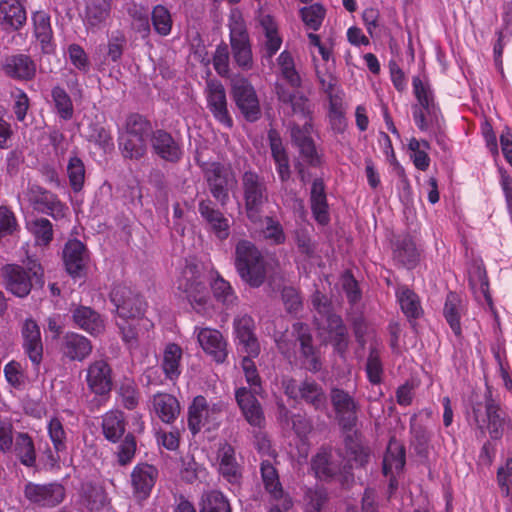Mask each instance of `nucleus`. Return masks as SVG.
Here are the masks:
<instances>
[{
  "mask_svg": "<svg viewBox=\"0 0 512 512\" xmlns=\"http://www.w3.org/2000/svg\"><path fill=\"white\" fill-rule=\"evenodd\" d=\"M111 0H86L84 22L89 29L100 28L110 17Z\"/></svg>",
  "mask_w": 512,
  "mask_h": 512,
  "instance_id": "42",
  "label": "nucleus"
},
{
  "mask_svg": "<svg viewBox=\"0 0 512 512\" xmlns=\"http://www.w3.org/2000/svg\"><path fill=\"white\" fill-rule=\"evenodd\" d=\"M177 290L182 292L197 313H204L210 300L205 281L196 265H186L176 281Z\"/></svg>",
  "mask_w": 512,
  "mask_h": 512,
  "instance_id": "7",
  "label": "nucleus"
},
{
  "mask_svg": "<svg viewBox=\"0 0 512 512\" xmlns=\"http://www.w3.org/2000/svg\"><path fill=\"white\" fill-rule=\"evenodd\" d=\"M228 28L233 63L242 71L251 70L254 66L252 44L240 12L230 14Z\"/></svg>",
  "mask_w": 512,
  "mask_h": 512,
  "instance_id": "4",
  "label": "nucleus"
},
{
  "mask_svg": "<svg viewBox=\"0 0 512 512\" xmlns=\"http://www.w3.org/2000/svg\"><path fill=\"white\" fill-rule=\"evenodd\" d=\"M326 323L328 341L332 344L335 352L343 357L349 346L348 329L342 318L336 314H329Z\"/></svg>",
  "mask_w": 512,
  "mask_h": 512,
  "instance_id": "36",
  "label": "nucleus"
},
{
  "mask_svg": "<svg viewBox=\"0 0 512 512\" xmlns=\"http://www.w3.org/2000/svg\"><path fill=\"white\" fill-rule=\"evenodd\" d=\"M67 175L71 189L74 192L81 191L85 181V166L78 156L74 155L69 158L67 164Z\"/></svg>",
  "mask_w": 512,
  "mask_h": 512,
  "instance_id": "58",
  "label": "nucleus"
},
{
  "mask_svg": "<svg viewBox=\"0 0 512 512\" xmlns=\"http://www.w3.org/2000/svg\"><path fill=\"white\" fill-rule=\"evenodd\" d=\"M300 17L304 24L311 30L320 29L326 15V9L319 3L302 7L299 10Z\"/></svg>",
  "mask_w": 512,
  "mask_h": 512,
  "instance_id": "57",
  "label": "nucleus"
},
{
  "mask_svg": "<svg viewBox=\"0 0 512 512\" xmlns=\"http://www.w3.org/2000/svg\"><path fill=\"white\" fill-rule=\"evenodd\" d=\"M472 417L480 433L487 432L491 440H500L506 431L512 430V419L493 399L490 390L485 394V414L477 403L472 406Z\"/></svg>",
  "mask_w": 512,
  "mask_h": 512,
  "instance_id": "3",
  "label": "nucleus"
},
{
  "mask_svg": "<svg viewBox=\"0 0 512 512\" xmlns=\"http://www.w3.org/2000/svg\"><path fill=\"white\" fill-rule=\"evenodd\" d=\"M182 358V349L175 343L168 344L165 348L162 369L167 379L174 381L181 374L180 360Z\"/></svg>",
  "mask_w": 512,
  "mask_h": 512,
  "instance_id": "48",
  "label": "nucleus"
},
{
  "mask_svg": "<svg viewBox=\"0 0 512 512\" xmlns=\"http://www.w3.org/2000/svg\"><path fill=\"white\" fill-rule=\"evenodd\" d=\"M311 469L316 478L323 481L331 480L339 471L338 465L332 461L331 452L326 449H321L312 457Z\"/></svg>",
  "mask_w": 512,
  "mask_h": 512,
  "instance_id": "43",
  "label": "nucleus"
},
{
  "mask_svg": "<svg viewBox=\"0 0 512 512\" xmlns=\"http://www.w3.org/2000/svg\"><path fill=\"white\" fill-rule=\"evenodd\" d=\"M74 324L92 336H98L105 330V323L101 315L88 306L80 305L72 311Z\"/></svg>",
  "mask_w": 512,
  "mask_h": 512,
  "instance_id": "33",
  "label": "nucleus"
},
{
  "mask_svg": "<svg viewBox=\"0 0 512 512\" xmlns=\"http://www.w3.org/2000/svg\"><path fill=\"white\" fill-rule=\"evenodd\" d=\"M30 231L39 246H47L53 240V225L47 218H37L30 223Z\"/></svg>",
  "mask_w": 512,
  "mask_h": 512,
  "instance_id": "59",
  "label": "nucleus"
},
{
  "mask_svg": "<svg viewBox=\"0 0 512 512\" xmlns=\"http://www.w3.org/2000/svg\"><path fill=\"white\" fill-rule=\"evenodd\" d=\"M86 384L89 391L107 400L113 388L112 368L103 359L95 360L86 369Z\"/></svg>",
  "mask_w": 512,
  "mask_h": 512,
  "instance_id": "20",
  "label": "nucleus"
},
{
  "mask_svg": "<svg viewBox=\"0 0 512 512\" xmlns=\"http://www.w3.org/2000/svg\"><path fill=\"white\" fill-rule=\"evenodd\" d=\"M117 395L122 406L127 410H134L139 404L140 391L133 379H123L117 389Z\"/></svg>",
  "mask_w": 512,
  "mask_h": 512,
  "instance_id": "52",
  "label": "nucleus"
},
{
  "mask_svg": "<svg viewBox=\"0 0 512 512\" xmlns=\"http://www.w3.org/2000/svg\"><path fill=\"white\" fill-rule=\"evenodd\" d=\"M149 143L152 153L165 162L177 164L184 156L181 137L174 136L165 129H155Z\"/></svg>",
  "mask_w": 512,
  "mask_h": 512,
  "instance_id": "11",
  "label": "nucleus"
},
{
  "mask_svg": "<svg viewBox=\"0 0 512 512\" xmlns=\"http://www.w3.org/2000/svg\"><path fill=\"white\" fill-rule=\"evenodd\" d=\"M335 420L342 432H352L358 423L360 404L349 391L332 387L329 393Z\"/></svg>",
  "mask_w": 512,
  "mask_h": 512,
  "instance_id": "9",
  "label": "nucleus"
},
{
  "mask_svg": "<svg viewBox=\"0 0 512 512\" xmlns=\"http://www.w3.org/2000/svg\"><path fill=\"white\" fill-rule=\"evenodd\" d=\"M277 64L285 81L293 89L300 88L302 80L295 68V62L292 54L287 50L282 51L277 58Z\"/></svg>",
  "mask_w": 512,
  "mask_h": 512,
  "instance_id": "49",
  "label": "nucleus"
},
{
  "mask_svg": "<svg viewBox=\"0 0 512 512\" xmlns=\"http://www.w3.org/2000/svg\"><path fill=\"white\" fill-rule=\"evenodd\" d=\"M32 23L33 33L40 44L41 51L44 54L54 53L56 43L54 41L50 15L43 10L36 11L32 14Z\"/></svg>",
  "mask_w": 512,
  "mask_h": 512,
  "instance_id": "30",
  "label": "nucleus"
},
{
  "mask_svg": "<svg viewBox=\"0 0 512 512\" xmlns=\"http://www.w3.org/2000/svg\"><path fill=\"white\" fill-rule=\"evenodd\" d=\"M366 374L369 382L373 385L380 384L383 375V364L380 352L376 347H370L366 362Z\"/></svg>",
  "mask_w": 512,
  "mask_h": 512,
  "instance_id": "61",
  "label": "nucleus"
},
{
  "mask_svg": "<svg viewBox=\"0 0 512 512\" xmlns=\"http://www.w3.org/2000/svg\"><path fill=\"white\" fill-rule=\"evenodd\" d=\"M343 433L345 453L349 461L354 462L357 467L365 468L370 461L371 449L362 443L359 432Z\"/></svg>",
  "mask_w": 512,
  "mask_h": 512,
  "instance_id": "39",
  "label": "nucleus"
},
{
  "mask_svg": "<svg viewBox=\"0 0 512 512\" xmlns=\"http://www.w3.org/2000/svg\"><path fill=\"white\" fill-rule=\"evenodd\" d=\"M310 206L314 219L320 225H327L330 221L329 207L322 178H316L312 182L310 192Z\"/></svg>",
  "mask_w": 512,
  "mask_h": 512,
  "instance_id": "35",
  "label": "nucleus"
},
{
  "mask_svg": "<svg viewBox=\"0 0 512 512\" xmlns=\"http://www.w3.org/2000/svg\"><path fill=\"white\" fill-rule=\"evenodd\" d=\"M328 501L327 491L323 487H310L304 492V512H321Z\"/></svg>",
  "mask_w": 512,
  "mask_h": 512,
  "instance_id": "56",
  "label": "nucleus"
},
{
  "mask_svg": "<svg viewBox=\"0 0 512 512\" xmlns=\"http://www.w3.org/2000/svg\"><path fill=\"white\" fill-rule=\"evenodd\" d=\"M259 24L263 30L265 40L263 43V57L271 59L280 50L282 37L279 34L278 25L270 14L259 17Z\"/></svg>",
  "mask_w": 512,
  "mask_h": 512,
  "instance_id": "38",
  "label": "nucleus"
},
{
  "mask_svg": "<svg viewBox=\"0 0 512 512\" xmlns=\"http://www.w3.org/2000/svg\"><path fill=\"white\" fill-rule=\"evenodd\" d=\"M153 131L151 122L138 113L130 114L126 119L125 134L127 135L146 141Z\"/></svg>",
  "mask_w": 512,
  "mask_h": 512,
  "instance_id": "50",
  "label": "nucleus"
},
{
  "mask_svg": "<svg viewBox=\"0 0 512 512\" xmlns=\"http://www.w3.org/2000/svg\"><path fill=\"white\" fill-rule=\"evenodd\" d=\"M396 298L404 315L408 319H417L422 314V307L418 295L406 285L396 289Z\"/></svg>",
  "mask_w": 512,
  "mask_h": 512,
  "instance_id": "44",
  "label": "nucleus"
},
{
  "mask_svg": "<svg viewBox=\"0 0 512 512\" xmlns=\"http://www.w3.org/2000/svg\"><path fill=\"white\" fill-rule=\"evenodd\" d=\"M149 411L163 423L171 425L180 415V402L172 394L157 392L150 400Z\"/></svg>",
  "mask_w": 512,
  "mask_h": 512,
  "instance_id": "27",
  "label": "nucleus"
},
{
  "mask_svg": "<svg viewBox=\"0 0 512 512\" xmlns=\"http://www.w3.org/2000/svg\"><path fill=\"white\" fill-rule=\"evenodd\" d=\"M463 314L462 300L459 294L450 291L446 295L443 316L456 337L462 336L461 317Z\"/></svg>",
  "mask_w": 512,
  "mask_h": 512,
  "instance_id": "41",
  "label": "nucleus"
},
{
  "mask_svg": "<svg viewBox=\"0 0 512 512\" xmlns=\"http://www.w3.org/2000/svg\"><path fill=\"white\" fill-rule=\"evenodd\" d=\"M148 323L149 321L143 316H140L137 321L131 319H120L116 322L121 333L122 341L130 349L138 347L141 329Z\"/></svg>",
  "mask_w": 512,
  "mask_h": 512,
  "instance_id": "46",
  "label": "nucleus"
},
{
  "mask_svg": "<svg viewBox=\"0 0 512 512\" xmlns=\"http://www.w3.org/2000/svg\"><path fill=\"white\" fill-rule=\"evenodd\" d=\"M285 395L294 401H302L315 412H325L328 407L327 394L321 384L312 378L297 383L293 378L283 381Z\"/></svg>",
  "mask_w": 512,
  "mask_h": 512,
  "instance_id": "8",
  "label": "nucleus"
},
{
  "mask_svg": "<svg viewBox=\"0 0 512 512\" xmlns=\"http://www.w3.org/2000/svg\"><path fill=\"white\" fill-rule=\"evenodd\" d=\"M245 213L250 222L262 221L263 208L269 201L267 184L257 172L248 170L241 177Z\"/></svg>",
  "mask_w": 512,
  "mask_h": 512,
  "instance_id": "5",
  "label": "nucleus"
},
{
  "mask_svg": "<svg viewBox=\"0 0 512 512\" xmlns=\"http://www.w3.org/2000/svg\"><path fill=\"white\" fill-rule=\"evenodd\" d=\"M46 430L53 450L47 448L45 454L48 463L54 467L59 464L61 455L67 453L68 435L62 421L58 417H52L47 422Z\"/></svg>",
  "mask_w": 512,
  "mask_h": 512,
  "instance_id": "25",
  "label": "nucleus"
},
{
  "mask_svg": "<svg viewBox=\"0 0 512 512\" xmlns=\"http://www.w3.org/2000/svg\"><path fill=\"white\" fill-rule=\"evenodd\" d=\"M44 271L41 264L30 261L26 266L8 263L0 269V284L17 298H26L36 286H44Z\"/></svg>",
  "mask_w": 512,
  "mask_h": 512,
  "instance_id": "1",
  "label": "nucleus"
},
{
  "mask_svg": "<svg viewBox=\"0 0 512 512\" xmlns=\"http://www.w3.org/2000/svg\"><path fill=\"white\" fill-rule=\"evenodd\" d=\"M15 455L20 463L26 467H34L36 464V450L32 437L25 432H20L16 436Z\"/></svg>",
  "mask_w": 512,
  "mask_h": 512,
  "instance_id": "47",
  "label": "nucleus"
},
{
  "mask_svg": "<svg viewBox=\"0 0 512 512\" xmlns=\"http://www.w3.org/2000/svg\"><path fill=\"white\" fill-rule=\"evenodd\" d=\"M234 266L243 282L260 287L266 279L267 263L257 246L249 240H239L235 246Z\"/></svg>",
  "mask_w": 512,
  "mask_h": 512,
  "instance_id": "2",
  "label": "nucleus"
},
{
  "mask_svg": "<svg viewBox=\"0 0 512 512\" xmlns=\"http://www.w3.org/2000/svg\"><path fill=\"white\" fill-rule=\"evenodd\" d=\"M207 108L216 121L227 128L233 126V119L228 110L226 90L221 81L208 79L204 90Z\"/></svg>",
  "mask_w": 512,
  "mask_h": 512,
  "instance_id": "17",
  "label": "nucleus"
},
{
  "mask_svg": "<svg viewBox=\"0 0 512 512\" xmlns=\"http://www.w3.org/2000/svg\"><path fill=\"white\" fill-rule=\"evenodd\" d=\"M88 258L87 248L80 240H69L65 244L63 249V261L66 271L73 278H80L85 275Z\"/></svg>",
  "mask_w": 512,
  "mask_h": 512,
  "instance_id": "26",
  "label": "nucleus"
},
{
  "mask_svg": "<svg viewBox=\"0 0 512 512\" xmlns=\"http://www.w3.org/2000/svg\"><path fill=\"white\" fill-rule=\"evenodd\" d=\"M51 97L58 116L65 121L72 119L74 106L67 91L63 87L56 85L51 90Z\"/></svg>",
  "mask_w": 512,
  "mask_h": 512,
  "instance_id": "51",
  "label": "nucleus"
},
{
  "mask_svg": "<svg viewBox=\"0 0 512 512\" xmlns=\"http://www.w3.org/2000/svg\"><path fill=\"white\" fill-rule=\"evenodd\" d=\"M496 482L501 496L512 502V453L497 468Z\"/></svg>",
  "mask_w": 512,
  "mask_h": 512,
  "instance_id": "55",
  "label": "nucleus"
},
{
  "mask_svg": "<svg viewBox=\"0 0 512 512\" xmlns=\"http://www.w3.org/2000/svg\"><path fill=\"white\" fill-rule=\"evenodd\" d=\"M211 289L216 300L224 305H231L237 299L231 284L219 273H216V277L211 283Z\"/></svg>",
  "mask_w": 512,
  "mask_h": 512,
  "instance_id": "60",
  "label": "nucleus"
},
{
  "mask_svg": "<svg viewBox=\"0 0 512 512\" xmlns=\"http://www.w3.org/2000/svg\"><path fill=\"white\" fill-rule=\"evenodd\" d=\"M233 328L238 345L244 353L250 357H258L260 354V344L257 339L254 319L247 314L237 316L233 321Z\"/></svg>",
  "mask_w": 512,
  "mask_h": 512,
  "instance_id": "21",
  "label": "nucleus"
},
{
  "mask_svg": "<svg viewBox=\"0 0 512 512\" xmlns=\"http://www.w3.org/2000/svg\"><path fill=\"white\" fill-rule=\"evenodd\" d=\"M300 343V353L303 358V365L305 369L312 373H317L322 368L318 351L313 346V338L308 332H300L298 335Z\"/></svg>",
  "mask_w": 512,
  "mask_h": 512,
  "instance_id": "45",
  "label": "nucleus"
},
{
  "mask_svg": "<svg viewBox=\"0 0 512 512\" xmlns=\"http://www.w3.org/2000/svg\"><path fill=\"white\" fill-rule=\"evenodd\" d=\"M126 417L123 411L112 409L101 417V429L104 438L111 443H118L126 432Z\"/></svg>",
  "mask_w": 512,
  "mask_h": 512,
  "instance_id": "34",
  "label": "nucleus"
},
{
  "mask_svg": "<svg viewBox=\"0 0 512 512\" xmlns=\"http://www.w3.org/2000/svg\"><path fill=\"white\" fill-rule=\"evenodd\" d=\"M197 339L203 350L211 355L217 363H223L227 358L226 341L220 331L211 328L198 330Z\"/></svg>",
  "mask_w": 512,
  "mask_h": 512,
  "instance_id": "31",
  "label": "nucleus"
},
{
  "mask_svg": "<svg viewBox=\"0 0 512 512\" xmlns=\"http://www.w3.org/2000/svg\"><path fill=\"white\" fill-rule=\"evenodd\" d=\"M232 96L236 106L247 121L255 122L261 117L258 96L254 87L246 78L233 81Z\"/></svg>",
  "mask_w": 512,
  "mask_h": 512,
  "instance_id": "14",
  "label": "nucleus"
},
{
  "mask_svg": "<svg viewBox=\"0 0 512 512\" xmlns=\"http://www.w3.org/2000/svg\"><path fill=\"white\" fill-rule=\"evenodd\" d=\"M198 212L209 233L220 241L229 238L231 233L230 221L214 201L210 198L201 199L198 202Z\"/></svg>",
  "mask_w": 512,
  "mask_h": 512,
  "instance_id": "16",
  "label": "nucleus"
},
{
  "mask_svg": "<svg viewBox=\"0 0 512 512\" xmlns=\"http://www.w3.org/2000/svg\"><path fill=\"white\" fill-rule=\"evenodd\" d=\"M200 506V512H231L228 499L218 490L205 492Z\"/></svg>",
  "mask_w": 512,
  "mask_h": 512,
  "instance_id": "53",
  "label": "nucleus"
},
{
  "mask_svg": "<svg viewBox=\"0 0 512 512\" xmlns=\"http://www.w3.org/2000/svg\"><path fill=\"white\" fill-rule=\"evenodd\" d=\"M260 473L265 491L274 501L278 502L277 505H281L284 510H289L293 502L284 491L275 466L269 460H264L260 464Z\"/></svg>",
  "mask_w": 512,
  "mask_h": 512,
  "instance_id": "22",
  "label": "nucleus"
},
{
  "mask_svg": "<svg viewBox=\"0 0 512 512\" xmlns=\"http://www.w3.org/2000/svg\"><path fill=\"white\" fill-rule=\"evenodd\" d=\"M89 141L94 142L104 152H109L114 149L111 131L100 124L90 126Z\"/></svg>",
  "mask_w": 512,
  "mask_h": 512,
  "instance_id": "63",
  "label": "nucleus"
},
{
  "mask_svg": "<svg viewBox=\"0 0 512 512\" xmlns=\"http://www.w3.org/2000/svg\"><path fill=\"white\" fill-rule=\"evenodd\" d=\"M25 498L32 504L42 508H54L66 497V489L59 482L38 484L28 482L24 488Z\"/></svg>",
  "mask_w": 512,
  "mask_h": 512,
  "instance_id": "13",
  "label": "nucleus"
},
{
  "mask_svg": "<svg viewBox=\"0 0 512 512\" xmlns=\"http://www.w3.org/2000/svg\"><path fill=\"white\" fill-rule=\"evenodd\" d=\"M22 349L35 369H39L43 360L44 346L41 330L36 320L26 318L20 326Z\"/></svg>",
  "mask_w": 512,
  "mask_h": 512,
  "instance_id": "19",
  "label": "nucleus"
},
{
  "mask_svg": "<svg viewBox=\"0 0 512 512\" xmlns=\"http://www.w3.org/2000/svg\"><path fill=\"white\" fill-rule=\"evenodd\" d=\"M2 70L14 80L31 81L36 76L37 65L30 55L19 53L7 57Z\"/></svg>",
  "mask_w": 512,
  "mask_h": 512,
  "instance_id": "28",
  "label": "nucleus"
},
{
  "mask_svg": "<svg viewBox=\"0 0 512 512\" xmlns=\"http://www.w3.org/2000/svg\"><path fill=\"white\" fill-rule=\"evenodd\" d=\"M392 255L398 265L409 270L414 269L420 261V252L414 239L408 234L399 236L393 242Z\"/></svg>",
  "mask_w": 512,
  "mask_h": 512,
  "instance_id": "29",
  "label": "nucleus"
},
{
  "mask_svg": "<svg viewBox=\"0 0 512 512\" xmlns=\"http://www.w3.org/2000/svg\"><path fill=\"white\" fill-rule=\"evenodd\" d=\"M216 470L230 484H239L243 476V466L238 459L236 448L229 442L218 444L216 450Z\"/></svg>",
  "mask_w": 512,
  "mask_h": 512,
  "instance_id": "18",
  "label": "nucleus"
},
{
  "mask_svg": "<svg viewBox=\"0 0 512 512\" xmlns=\"http://www.w3.org/2000/svg\"><path fill=\"white\" fill-rule=\"evenodd\" d=\"M256 394L246 387H240L235 391V398L245 420L251 426L261 428L265 416Z\"/></svg>",
  "mask_w": 512,
  "mask_h": 512,
  "instance_id": "24",
  "label": "nucleus"
},
{
  "mask_svg": "<svg viewBox=\"0 0 512 512\" xmlns=\"http://www.w3.org/2000/svg\"><path fill=\"white\" fill-rule=\"evenodd\" d=\"M26 194L28 201L38 212L47 214L55 220L66 216L68 207L51 191L37 184H30Z\"/></svg>",
  "mask_w": 512,
  "mask_h": 512,
  "instance_id": "15",
  "label": "nucleus"
},
{
  "mask_svg": "<svg viewBox=\"0 0 512 512\" xmlns=\"http://www.w3.org/2000/svg\"><path fill=\"white\" fill-rule=\"evenodd\" d=\"M20 230L15 213L7 206H0V241L14 236Z\"/></svg>",
  "mask_w": 512,
  "mask_h": 512,
  "instance_id": "62",
  "label": "nucleus"
},
{
  "mask_svg": "<svg viewBox=\"0 0 512 512\" xmlns=\"http://www.w3.org/2000/svg\"><path fill=\"white\" fill-rule=\"evenodd\" d=\"M158 469L148 463H139L132 469L130 478L133 495L139 499H147L158 479Z\"/></svg>",
  "mask_w": 512,
  "mask_h": 512,
  "instance_id": "23",
  "label": "nucleus"
},
{
  "mask_svg": "<svg viewBox=\"0 0 512 512\" xmlns=\"http://www.w3.org/2000/svg\"><path fill=\"white\" fill-rule=\"evenodd\" d=\"M119 149L125 158L139 160L146 155L147 144L145 140L125 134L119 137Z\"/></svg>",
  "mask_w": 512,
  "mask_h": 512,
  "instance_id": "54",
  "label": "nucleus"
},
{
  "mask_svg": "<svg viewBox=\"0 0 512 512\" xmlns=\"http://www.w3.org/2000/svg\"><path fill=\"white\" fill-rule=\"evenodd\" d=\"M225 405L223 402L209 403L206 397L198 395L188 406L187 423L193 436L203 428L208 431L217 429L221 424V417Z\"/></svg>",
  "mask_w": 512,
  "mask_h": 512,
  "instance_id": "6",
  "label": "nucleus"
},
{
  "mask_svg": "<svg viewBox=\"0 0 512 512\" xmlns=\"http://www.w3.org/2000/svg\"><path fill=\"white\" fill-rule=\"evenodd\" d=\"M110 300L116 308L119 320L137 321L145 313L146 303L143 298L125 285H115L110 292Z\"/></svg>",
  "mask_w": 512,
  "mask_h": 512,
  "instance_id": "10",
  "label": "nucleus"
},
{
  "mask_svg": "<svg viewBox=\"0 0 512 512\" xmlns=\"http://www.w3.org/2000/svg\"><path fill=\"white\" fill-rule=\"evenodd\" d=\"M405 464V446L400 441H398L395 436L390 437L383 457V474L385 476H389L392 472L399 474L403 471Z\"/></svg>",
  "mask_w": 512,
  "mask_h": 512,
  "instance_id": "37",
  "label": "nucleus"
},
{
  "mask_svg": "<svg viewBox=\"0 0 512 512\" xmlns=\"http://www.w3.org/2000/svg\"><path fill=\"white\" fill-rule=\"evenodd\" d=\"M213 67L216 73L221 77H229L230 74V52L228 45L221 42L217 45L213 54Z\"/></svg>",
  "mask_w": 512,
  "mask_h": 512,
  "instance_id": "64",
  "label": "nucleus"
},
{
  "mask_svg": "<svg viewBox=\"0 0 512 512\" xmlns=\"http://www.w3.org/2000/svg\"><path fill=\"white\" fill-rule=\"evenodd\" d=\"M64 355L73 361H83L92 352L91 341L78 333H67L62 345Z\"/></svg>",
  "mask_w": 512,
  "mask_h": 512,
  "instance_id": "40",
  "label": "nucleus"
},
{
  "mask_svg": "<svg viewBox=\"0 0 512 512\" xmlns=\"http://www.w3.org/2000/svg\"><path fill=\"white\" fill-rule=\"evenodd\" d=\"M204 178L212 197L225 206L229 201V184L234 179L231 168L220 162L206 164Z\"/></svg>",
  "mask_w": 512,
  "mask_h": 512,
  "instance_id": "12",
  "label": "nucleus"
},
{
  "mask_svg": "<svg viewBox=\"0 0 512 512\" xmlns=\"http://www.w3.org/2000/svg\"><path fill=\"white\" fill-rule=\"evenodd\" d=\"M26 20L25 8L19 0H0V25L5 30L18 31Z\"/></svg>",
  "mask_w": 512,
  "mask_h": 512,
  "instance_id": "32",
  "label": "nucleus"
}]
</instances>
